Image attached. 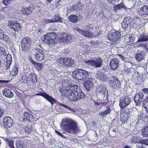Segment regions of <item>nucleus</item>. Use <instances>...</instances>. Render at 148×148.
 I'll return each instance as SVG.
<instances>
[{
    "label": "nucleus",
    "instance_id": "f257e3e1",
    "mask_svg": "<svg viewBox=\"0 0 148 148\" xmlns=\"http://www.w3.org/2000/svg\"><path fill=\"white\" fill-rule=\"evenodd\" d=\"M69 90L66 91L64 95L65 97L70 101H75L85 97L84 93L78 86H75L70 88Z\"/></svg>",
    "mask_w": 148,
    "mask_h": 148
},
{
    "label": "nucleus",
    "instance_id": "f03ea898",
    "mask_svg": "<svg viewBox=\"0 0 148 148\" xmlns=\"http://www.w3.org/2000/svg\"><path fill=\"white\" fill-rule=\"evenodd\" d=\"M74 78L78 80H84L89 76L87 71L82 69H77L74 71L72 73Z\"/></svg>",
    "mask_w": 148,
    "mask_h": 148
},
{
    "label": "nucleus",
    "instance_id": "7ed1b4c3",
    "mask_svg": "<svg viewBox=\"0 0 148 148\" xmlns=\"http://www.w3.org/2000/svg\"><path fill=\"white\" fill-rule=\"evenodd\" d=\"M64 130H77L78 126L76 122L71 120L63 119L60 125Z\"/></svg>",
    "mask_w": 148,
    "mask_h": 148
},
{
    "label": "nucleus",
    "instance_id": "20e7f679",
    "mask_svg": "<svg viewBox=\"0 0 148 148\" xmlns=\"http://www.w3.org/2000/svg\"><path fill=\"white\" fill-rule=\"evenodd\" d=\"M56 34L54 32L47 33L41 37V40L45 41L48 45L53 46L55 44V40L56 38Z\"/></svg>",
    "mask_w": 148,
    "mask_h": 148
},
{
    "label": "nucleus",
    "instance_id": "39448f33",
    "mask_svg": "<svg viewBox=\"0 0 148 148\" xmlns=\"http://www.w3.org/2000/svg\"><path fill=\"white\" fill-rule=\"evenodd\" d=\"M44 51L38 48L33 49L31 52V55L37 61H41L45 58Z\"/></svg>",
    "mask_w": 148,
    "mask_h": 148
},
{
    "label": "nucleus",
    "instance_id": "423d86ee",
    "mask_svg": "<svg viewBox=\"0 0 148 148\" xmlns=\"http://www.w3.org/2000/svg\"><path fill=\"white\" fill-rule=\"evenodd\" d=\"M96 92L98 99L101 101L104 100L107 95L105 87L102 85H99L97 88Z\"/></svg>",
    "mask_w": 148,
    "mask_h": 148
},
{
    "label": "nucleus",
    "instance_id": "0eeeda50",
    "mask_svg": "<svg viewBox=\"0 0 148 148\" xmlns=\"http://www.w3.org/2000/svg\"><path fill=\"white\" fill-rule=\"evenodd\" d=\"M21 42L23 51L25 52L29 51L31 44V40L30 38L27 37L24 38Z\"/></svg>",
    "mask_w": 148,
    "mask_h": 148
},
{
    "label": "nucleus",
    "instance_id": "6e6552de",
    "mask_svg": "<svg viewBox=\"0 0 148 148\" xmlns=\"http://www.w3.org/2000/svg\"><path fill=\"white\" fill-rule=\"evenodd\" d=\"M135 25V24L133 18L129 17L125 18L123 22L121 23L122 27L125 30L127 28L130 29L133 27Z\"/></svg>",
    "mask_w": 148,
    "mask_h": 148
},
{
    "label": "nucleus",
    "instance_id": "1a4fd4ad",
    "mask_svg": "<svg viewBox=\"0 0 148 148\" xmlns=\"http://www.w3.org/2000/svg\"><path fill=\"white\" fill-rule=\"evenodd\" d=\"M131 102V99L127 96L121 97L119 100V105L121 109H123L128 105Z\"/></svg>",
    "mask_w": 148,
    "mask_h": 148
},
{
    "label": "nucleus",
    "instance_id": "9d476101",
    "mask_svg": "<svg viewBox=\"0 0 148 148\" xmlns=\"http://www.w3.org/2000/svg\"><path fill=\"white\" fill-rule=\"evenodd\" d=\"M109 80L110 85L114 88L117 89L121 86L120 82L116 77L111 76Z\"/></svg>",
    "mask_w": 148,
    "mask_h": 148
},
{
    "label": "nucleus",
    "instance_id": "9b49d317",
    "mask_svg": "<svg viewBox=\"0 0 148 148\" xmlns=\"http://www.w3.org/2000/svg\"><path fill=\"white\" fill-rule=\"evenodd\" d=\"M75 30L78 32L79 34L85 37L88 38H94L96 36L91 32H88V31L87 30H84L79 28H76Z\"/></svg>",
    "mask_w": 148,
    "mask_h": 148
},
{
    "label": "nucleus",
    "instance_id": "f8f14e48",
    "mask_svg": "<svg viewBox=\"0 0 148 148\" xmlns=\"http://www.w3.org/2000/svg\"><path fill=\"white\" fill-rule=\"evenodd\" d=\"M144 94L142 91L139 92L134 97V101L137 106H140L143 100Z\"/></svg>",
    "mask_w": 148,
    "mask_h": 148
},
{
    "label": "nucleus",
    "instance_id": "ddd939ff",
    "mask_svg": "<svg viewBox=\"0 0 148 148\" xmlns=\"http://www.w3.org/2000/svg\"><path fill=\"white\" fill-rule=\"evenodd\" d=\"M146 53V51L145 50H138L136 53L135 58L138 61H141L144 59Z\"/></svg>",
    "mask_w": 148,
    "mask_h": 148
},
{
    "label": "nucleus",
    "instance_id": "4468645a",
    "mask_svg": "<svg viewBox=\"0 0 148 148\" xmlns=\"http://www.w3.org/2000/svg\"><path fill=\"white\" fill-rule=\"evenodd\" d=\"M8 25L11 29H14L15 31H18L21 28L19 23L17 21H9Z\"/></svg>",
    "mask_w": 148,
    "mask_h": 148
},
{
    "label": "nucleus",
    "instance_id": "2eb2a0df",
    "mask_svg": "<svg viewBox=\"0 0 148 148\" xmlns=\"http://www.w3.org/2000/svg\"><path fill=\"white\" fill-rule=\"evenodd\" d=\"M124 42L127 45L133 44L135 41V36L133 34H128L125 36Z\"/></svg>",
    "mask_w": 148,
    "mask_h": 148
},
{
    "label": "nucleus",
    "instance_id": "dca6fc26",
    "mask_svg": "<svg viewBox=\"0 0 148 148\" xmlns=\"http://www.w3.org/2000/svg\"><path fill=\"white\" fill-rule=\"evenodd\" d=\"M37 96H41L44 97L45 99L49 102L53 106V103L55 102L56 100L51 96L45 93L41 92L40 93H37Z\"/></svg>",
    "mask_w": 148,
    "mask_h": 148
},
{
    "label": "nucleus",
    "instance_id": "f3484780",
    "mask_svg": "<svg viewBox=\"0 0 148 148\" xmlns=\"http://www.w3.org/2000/svg\"><path fill=\"white\" fill-rule=\"evenodd\" d=\"M3 122L4 127L6 128L12 127L13 123V120L9 116L5 117L3 119Z\"/></svg>",
    "mask_w": 148,
    "mask_h": 148
},
{
    "label": "nucleus",
    "instance_id": "a211bd4d",
    "mask_svg": "<svg viewBox=\"0 0 148 148\" xmlns=\"http://www.w3.org/2000/svg\"><path fill=\"white\" fill-rule=\"evenodd\" d=\"M119 60L116 58H114L110 60V68L112 70H115L119 66Z\"/></svg>",
    "mask_w": 148,
    "mask_h": 148
},
{
    "label": "nucleus",
    "instance_id": "6ab92c4d",
    "mask_svg": "<svg viewBox=\"0 0 148 148\" xmlns=\"http://www.w3.org/2000/svg\"><path fill=\"white\" fill-rule=\"evenodd\" d=\"M92 80L91 79H88L83 84L84 86L88 91L90 90L93 86Z\"/></svg>",
    "mask_w": 148,
    "mask_h": 148
},
{
    "label": "nucleus",
    "instance_id": "aec40b11",
    "mask_svg": "<svg viewBox=\"0 0 148 148\" xmlns=\"http://www.w3.org/2000/svg\"><path fill=\"white\" fill-rule=\"evenodd\" d=\"M71 83V81L68 80H65L63 82L62 86L63 87L66 88V91L69 90V88L70 89V88L73 87L75 86H77V85L72 84Z\"/></svg>",
    "mask_w": 148,
    "mask_h": 148
},
{
    "label": "nucleus",
    "instance_id": "412c9836",
    "mask_svg": "<svg viewBox=\"0 0 148 148\" xmlns=\"http://www.w3.org/2000/svg\"><path fill=\"white\" fill-rule=\"evenodd\" d=\"M103 61L101 58L92 60V66L96 68L100 67L102 65Z\"/></svg>",
    "mask_w": 148,
    "mask_h": 148
},
{
    "label": "nucleus",
    "instance_id": "4be33fe9",
    "mask_svg": "<svg viewBox=\"0 0 148 148\" xmlns=\"http://www.w3.org/2000/svg\"><path fill=\"white\" fill-rule=\"evenodd\" d=\"M138 13L141 16H146L148 15V6L144 5L141 8Z\"/></svg>",
    "mask_w": 148,
    "mask_h": 148
},
{
    "label": "nucleus",
    "instance_id": "5701e85b",
    "mask_svg": "<svg viewBox=\"0 0 148 148\" xmlns=\"http://www.w3.org/2000/svg\"><path fill=\"white\" fill-rule=\"evenodd\" d=\"M60 59L65 65L68 66H71L74 64V61L71 58L66 57Z\"/></svg>",
    "mask_w": 148,
    "mask_h": 148
},
{
    "label": "nucleus",
    "instance_id": "b1692460",
    "mask_svg": "<svg viewBox=\"0 0 148 148\" xmlns=\"http://www.w3.org/2000/svg\"><path fill=\"white\" fill-rule=\"evenodd\" d=\"M120 34L119 32H114L108 36L109 39L113 41H115L120 37Z\"/></svg>",
    "mask_w": 148,
    "mask_h": 148
},
{
    "label": "nucleus",
    "instance_id": "393cba45",
    "mask_svg": "<svg viewBox=\"0 0 148 148\" xmlns=\"http://www.w3.org/2000/svg\"><path fill=\"white\" fill-rule=\"evenodd\" d=\"M3 95L6 97L11 98L14 96V94L11 90L5 88L2 91Z\"/></svg>",
    "mask_w": 148,
    "mask_h": 148
},
{
    "label": "nucleus",
    "instance_id": "a878e982",
    "mask_svg": "<svg viewBox=\"0 0 148 148\" xmlns=\"http://www.w3.org/2000/svg\"><path fill=\"white\" fill-rule=\"evenodd\" d=\"M27 3L29 5V7L26 8L23 7L21 11V12L24 14L29 15L32 13V11L30 7V3L29 2H27Z\"/></svg>",
    "mask_w": 148,
    "mask_h": 148
},
{
    "label": "nucleus",
    "instance_id": "bb28decb",
    "mask_svg": "<svg viewBox=\"0 0 148 148\" xmlns=\"http://www.w3.org/2000/svg\"><path fill=\"white\" fill-rule=\"evenodd\" d=\"M96 77L97 79L102 81H106L108 79V77L107 75L103 73H98Z\"/></svg>",
    "mask_w": 148,
    "mask_h": 148
},
{
    "label": "nucleus",
    "instance_id": "cd10ccee",
    "mask_svg": "<svg viewBox=\"0 0 148 148\" xmlns=\"http://www.w3.org/2000/svg\"><path fill=\"white\" fill-rule=\"evenodd\" d=\"M24 119H26L30 122H33L34 121V119L33 116L30 113L25 112L24 113Z\"/></svg>",
    "mask_w": 148,
    "mask_h": 148
},
{
    "label": "nucleus",
    "instance_id": "c85d7f7f",
    "mask_svg": "<svg viewBox=\"0 0 148 148\" xmlns=\"http://www.w3.org/2000/svg\"><path fill=\"white\" fill-rule=\"evenodd\" d=\"M63 36L62 40L66 42H72L73 41L72 36L70 34L64 33Z\"/></svg>",
    "mask_w": 148,
    "mask_h": 148
},
{
    "label": "nucleus",
    "instance_id": "c756f323",
    "mask_svg": "<svg viewBox=\"0 0 148 148\" xmlns=\"http://www.w3.org/2000/svg\"><path fill=\"white\" fill-rule=\"evenodd\" d=\"M111 110L110 106H107L106 107V110H105L103 112H99V114L103 117H105L106 115L110 113Z\"/></svg>",
    "mask_w": 148,
    "mask_h": 148
},
{
    "label": "nucleus",
    "instance_id": "7c9ffc66",
    "mask_svg": "<svg viewBox=\"0 0 148 148\" xmlns=\"http://www.w3.org/2000/svg\"><path fill=\"white\" fill-rule=\"evenodd\" d=\"M130 113L127 112L124 113V114L121 115V119L123 121L124 123L130 120Z\"/></svg>",
    "mask_w": 148,
    "mask_h": 148
},
{
    "label": "nucleus",
    "instance_id": "2f4dec72",
    "mask_svg": "<svg viewBox=\"0 0 148 148\" xmlns=\"http://www.w3.org/2000/svg\"><path fill=\"white\" fill-rule=\"evenodd\" d=\"M4 140L7 142V144L9 146L10 148H15L14 146V141L11 139H10L5 138Z\"/></svg>",
    "mask_w": 148,
    "mask_h": 148
},
{
    "label": "nucleus",
    "instance_id": "473e14b6",
    "mask_svg": "<svg viewBox=\"0 0 148 148\" xmlns=\"http://www.w3.org/2000/svg\"><path fill=\"white\" fill-rule=\"evenodd\" d=\"M122 8H124L126 10H130V8H127L123 3H121L116 5L114 7V10L116 11L121 10Z\"/></svg>",
    "mask_w": 148,
    "mask_h": 148
},
{
    "label": "nucleus",
    "instance_id": "72a5a7b5",
    "mask_svg": "<svg viewBox=\"0 0 148 148\" xmlns=\"http://www.w3.org/2000/svg\"><path fill=\"white\" fill-rule=\"evenodd\" d=\"M18 66L17 64H15L13 67L12 71L11 72L10 74L13 76H16L18 72Z\"/></svg>",
    "mask_w": 148,
    "mask_h": 148
},
{
    "label": "nucleus",
    "instance_id": "f704fd0d",
    "mask_svg": "<svg viewBox=\"0 0 148 148\" xmlns=\"http://www.w3.org/2000/svg\"><path fill=\"white\" fill-rule=\"evenodd\" d=\"M69 20L70 22L75 23L78 21L77 16L75 15H71L69 17Z\"/></svg>",
    "mask_w": 148,
    "mask_h": 148
},
{
    "label": "nucleus",
    "instance_id": "c9c22d12",
    "mask_svg": "<svg viewBox=\"0 0 148 148\" xmlns=\"http://www.w3.org/2000/svg\"><path fill=\"white\" fill-rule=\"evenodd\" d=\"M131 141L132 143H140L141 138L139 137L133 136L131 139Z\"/></svg>",
    "mask_w": 148,
    "mask_h": 148
},
{
    "label": "nucleus",
    "instance_id": "e433bc0d",
    "mask_svg": "<svg viewBox=\"0 0 148 148\" xmlns=\"http://www.w3.org/2000/svg\"><path fill=\"white\" fill-rule=\"evenodd\" d=\"M17 148H26L27 146L22 141H17L16 144Z\"/></svg>",
    "mask_w": 148,
    "mask_h": 148
},
{
    "label": "nucleus",
    "instance_id": "4c0bfd02",
    "mask_svg": "<svg viewBox=\"0 0 148 148\" xmlns=\"http://www.w3.org/2000/svg\"><path fill=\"white\" fill-rule=\"evenodd\" d=\"M54 23L61 22H62L63 18L61 17L59 15H55V18H53Z\"/></svg>",
    "mask_w": 148,
    "mask_h": 148
},
{
    "label": "nucleus",
    "instance_id": "58836bf2",
    "mask_svg": "<svg viewBox=\"0 0 148 148\" xmlns=\"http://www.w3.org/2000/svg\"><path fill=\"white\" fill-rule=\"evenodd\" d=\"M148 41V36H143L139 37L137 42H141Z\"/></svg>",
    "mask_w": 148,
    "mask_h": 148
},
{
    "label": "nucleus",
    "instance_id": "ea45409f",
    "mask_svg": "<svg viewBox=\"0 0 148 148\" xmlns=\"http://www.w3.org/2000/svg\"><path fill=\"white\" fill-rule=\"evenodd\" d=\"M5 41L8 43H9L10 42V39L9 36L4 34L3 37L1 39Z\"/></svg>",
    "mask_w": 148,
    "mask_h": 148
},
{
    "label": "nucleus",
    "instance_id": "a19ab883",
    "mask_svg": "<svg viewBox=\"0 0 148 148\" xmlns=\"http://www.w3.org/2000/svg\"><path fill=\"white\" fill-rule=\"evenodd\" d=\"M30 77L31 78V80L32 82L35 83L37 82L36 76L35 74L33 73H31Z\"/></svg>",
    "mask_w": 148,
    "mask_h": 148
},
{
    "label": "nucleus",
    "instance_id": "79ce46f5",
    "mask_svg": "<svg viewBox=\"0 0 148 148\" xmlns=\"http://www.w3.org/2000/svg\"><path fill=\"white\" fill-rule=\"evenodd\" d=\"M54 23L53 18L52 19H44L43 21V24L44 25H45L47 23Z\"/></svg>",
    "mask_w": 148,
    "mask_h": 148
},
{
    "label": "nucleus",
    "instance_id": "37998d69",
    "mask_svg": "<svg viewBox=\"0 0 148 148\" xmlns=\"http://www.w3.org/2000/svg\"><path fill=\"white\" fill-rule=\"evenodd\" d=\"M133 64L132 63L129 61L125 62L124 63L125 67L127 69L131 68Z\"/></svg>",
    "mask_w": 148,
    "mask_h": 148
},
{
    "label": "nucleus",
    "instance_id": "c03bdc74",
    "mask_svg": "<svg viewBox=\"0 0 148 148\" xmlns=\"http://www.w3.org/2000/svg\"><path fill=\"white\" fill-rule=\"evenodd\" d=\"M107 1L110 4L115 5L118 3L120 0H107Z\"/></svg>",
    "mask_w": 148,
    "mask_h": 148
},
{
    "label": "nucleus",
    "instance_id": "a18cd8bd",
    "mask_svg": "<svg viewBox=\"0 0 148 148\" xmlns=\"http://www.w3.org/2000/svg\"><path fill=\"white\" fill-rule=\"evenodd\" d=\"M92 25L89 24H86L85 27H84V28L87 31H89V30H91L92 29Z\"/></svg>",
    "mask_w": 148,
    "mask_h": 148
},
{
    "label": "nucleus",
    "instance_id": "49530a36",
    "mask_svg": "<svg viewBox=\"0 0 148 148\" xmlns=\"http://www.w3.org/2000/svg\"><path fill=\"white\" fill-rule=\"evenodd\" d=\"M143 118V116L142 114L141 113L140 115H138L137 119L138 120V122H140L139 125L140 126H141L142 125L141 123L142 119Z\"/></svg>",
    "mask_w": 148,
    "mask_h": 148
},
{
    "label": "nucleus",
    "instance_id": "de8ad7c7",
    "mask_svg": "<svg viewBox=\"0 0 148 148\" xmlns=\"http://www.w3.org/2000/svg\"><path fill=\"white\" fill-rule=\"evenodd\" d=\"M35 67L38 71H40L42 70V64L40 63H37L35 65Z\"/></svg>",
    "mask_w": 148,
    "mask_h": 148
},
{
    "label": "nucleus",
    "instance_id": "09e8293b",
    "mask_svg": "<svg viewBox=\"0 0 148 148\" xmlns=\"http://www.w3.org/2000/svg\"><path fill=\"white\" fill-rule=\"evenodd\" d=\"M12 0H3V3L5 5L8 6L11 3Z\"/></svg>",
    "mask_w": 148,
    "mask_h": 148
},
{
    "label": "nucleus",
    "instance_id": "8fccbe9b",
    "mask_svg": "<svg viewBox=\"0 0 148 148\" xmlns=\"http://www.w3.org/2000/svg\"><path fill=\"white\" fill-rule=\"evenodd\" d=\"M140 144L148 146V139H141Z\"/></svg>",
    "mask_w": 148,
    "mask_h": 148
},
{
    "label": "nucleus",
    "instance_id": "3c124183",
    "mask_svg": "<svg viewBox=\"0 0 148 148\" xmlns=\"http://www.w3.org/2000/svg\"><path fill=\"white\" fill-rule=\"evenodd\" d=\"M142 132L144 137H148V130H142Z\"/></svg>",
    "mask_w": 148,
    "mask_h": 148
},
{
    "label": "nucleus",
    "instance_id": "603ef678",
    "mask_svg": "<svg viewBox=\"0 0 148 148\" xmlns=\"http://www.w3.org/2000/svg\"><path fill=\"white\" fill-rule=\"evenodd\" d=\"M92 60H88L87 61H85L84 62V64L87 65L92 66Z\"/></svg>",
    "mask_w": 148,
    "mask_h": 148
},
{
    "label": "nucleus",
    "instance_id": "864d4df0",
    "mask_svg": "<svg viewBox=\"0 0 148 148\" xmlns=\"http://www.w3.org/2000/svg\"><path fill=\"white\" fill-rule=\"evenodd\" d=\"M7 61L6 62H12V58L10 54H8L7 55L6 57Z\"/></svg>",
    "mask_w": 148,
    "mask_h": 148
},
{
    "label": "nucleus",
    "instance_id": "5fc2aeb1",
    "mask_svg": "<svg viewBox=\"0 0 148 148\" xmlns=\"http://www.w3.org/2000/svg\"><path fill=\"white\" fill-rule=\"evenodd\" d=\"M59 104L65 108H66L69 110H71V108L69 106L62 103H59Z\"/></svg>",
    "mask_w": 148,
    "mask_h": 148
},
{
    "label": "nucleus",
    "instance_id": "6e6d98bb",
    "mask_svg": "<svg viewBox=\"0 0 148 148\" xmlns=\"http://www.w3.org/2000/svg\"><path fill=\"white\" fill-rule=\"evenodd\" d=\"M128 1L129 2L132 3H134V2H135V4L136 5H139L138 3H139V0H128Z\"/></svg>",
    "mask_w": 148,
    "mask_h": 148
},
{
    "label": "nucleus",
    "instance_id": "4d7b16f0",
    "mask_svg": "<svg viewBox=\"0 0 148 148\" xmlns=\"http://www.w3.org/2000/svg\"><path fill=\"white\" fill-rule=\"evenodd\" d=\"M1 53L4 56H6V53L5 49L3 48L1 50Z\"/></svg>",
    "mask_w": 148,
    "mask_h": 148
},
{
    "label": "nucleus",
    "instance_id": "13d9d810",
    "mask_svg": "<svg viewBox=\"0 0 148 148\" xmlns=\"http://www.w3.org/2000/svg\"><path fill=\"white\" fill-rule=\"evenodd\" d=\"M141 91H142V92L144 94L145 93L146 94H148V88H144Z\"/></svg>",
    "mask_w": 148,
    "mask_h": 148
},
{
    "label": "nucleus",
    "instance_id": "bf43d9fd",
    "mask_svg": "<svg viewBox=\"0 0 148 148\" xmlns=\"http://www.w3.org/2000/svg\"><path fill=\"white\" fill-rule=\"evenodd\" d=\"M6 69L8 70L10 68V66L11 64V62H6Z\"/></svg>",
    "mask_w": 148,
    "mask_h": 148
},
{
    "label": "nucleus",
    "instance_id": "052dcab7",
    "mask_svg": "<svg viewBox=\"0 0 148 148\" xmlns=\"http://www.w3.org/2000/svg\"><path fill=\"white\" fill-rule=\"evenodd\" d=\"M4 34L3 32V30L0 29V38L2 39V38L3 37Z\"/></svg>",
    "mask_w": 148,
    "mask_h": 148
},
{
    "label": "nucleus",
    "instance_id": "680f3d73",
    "mask_svg": "<svg viewBox=\"0 0 148 148\" xmlns=\"http://www.w3.org/2000/svg\"><path fill=\"white\" fill-rule=\"evenodd\" d=\"M55 130V132H56V133L58 135L60 136H61L62 137L63 136H64L63 135V134L61 133L60 132L58 131L57 130Z\"/></svg>",
    "mask_w": 148,
    "mask_h": 148
},
{
    "label": "nucleus",
    "instance_id": "e2e57ef3",
    "mask_svg": "<svg viewBox=\"0 0 148 148\" xmlns=\"http://www.w3.org/2000/svg\"><path fill=\"white\" fill-rule=\"evenodd\" d=\"M145 146L142 145H136V148H145Z\"/></svg>",
    "mask_w": 148,
    "mask_h": 148
},
{
    "label": "nucleus",
    "instance_id": "0e129e2a",
    "mask_svg": "<svg viewBox=\"0 0 148 148\" xmlns=\"http://www.w3.org/2000/svg\"><path fill=\"white\" fill-rule=\"evenodd\" d=\"M139 123H140V122H138V121L136 123V129H138L139 128H138V127H141L142 125L141 126H140Z\"/></svg>",
    "mask_w": 148,
    "mask_h": 148
},
{
    "label": "nucleus",
    "instance_id": "69168bd1",
    "mask_svg": "<svg viewBox=\"0 0 148 148\" xmlns=\"http://www.w3.org/2000/svg\"><path fill=\"white\" fill-rule=\"evenodd\" d=\"M76 130H65V131L69 133H71L73 132V131L76 132Z\"/></svg>",
    "mask_w": 148,
    "mask_h": 148
},
{
    "label": "nucleus",
    "instance_id": "338daca9",
    "mask_svg": "<svg viewBox=\"0 0 148 148\" xmlns=\"http://www.w3.org/2000/svg\"><path fill=\"white\" fill-rule=\"evenodd\" d=\"M3 112V110L0 108V118L2 116Z\"/></svg>",
    "mask_w": 148,
    "mask_h": 148
},
{
    "label": "nucleus",
    "instance_id": "774afa93",
    "mask_svg": "<svg viewBox=\"0 0 148 148\" xmlns=\"http://www.w3.org/2000/svg\"><path fill=\"white\" fill-rule=\"evenodd\" d=\"M144 46V48H145L147 50H148V43L145 44Z\"/></svg>",
    "mask_w": 148,
    "mask_h": 148
}]
</instances>
